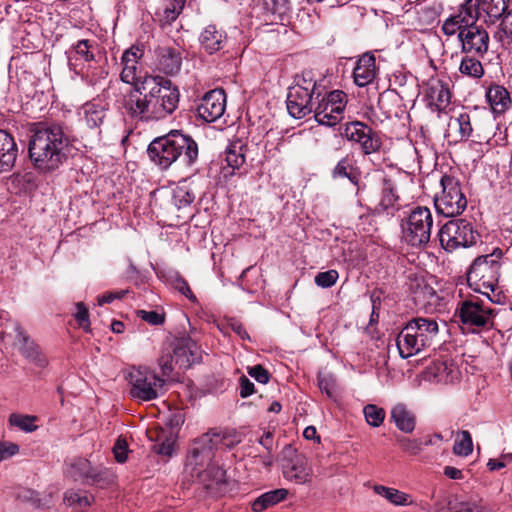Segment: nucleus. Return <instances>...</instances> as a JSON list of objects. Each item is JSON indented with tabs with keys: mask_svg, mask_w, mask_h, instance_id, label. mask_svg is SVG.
<instances>
[{
	"mask_svg": "<svg viewBox=\"0 0 512 512\" xmlns=\"http://www.w3.org/2000/svg\"><path fill=\"white\" fill-rule=\"evenodd\" d=\"M29 158L41 172L53 171L66 160L70 140L60 123L38 122L30 128Z\"/></svg>",
	"mask_w": 512,
	"mask_h": 512,
	"instance_id": "1",
	"label": "nucleus"
},
{
	"mask_svg": "<svg viewBox=\"0 0 512 512\" xmlns=\"http://www.w3.org/2000/svg\"><path fill=\"white\" fill-rule=\"evenodd\" d=\"M225 433L211 430L196 438L190 447L186 467L191 470L192 476H196L207 488L213 489L226 483V471L212 463L214 450L221 444L230 447L232 442H226Z\"/></svg>",
	"mask_w": 512,
	"mask_h": 512,
	"instance_id": "2",
	"label": "nucleus"
},
{
	"mask_svg": "<svg viewBox=\"0 0 512 512\" xmlns=\"http://www.w3.org/2000/svg\"><path fill=\"white\" fill-rule=\"evenodd\" d=\"M150 160L161 169L169 168L180 159L185 165L191 166L198 159V145L192 137L173 130L167 135L155 138L148 146Z\"/></svg>",
	"mask_w": 512,
	"mask_h": 512,
	"instance_id": "3",
	"label": "nucleus"
},
{
	"mask_svg": "<svg viewBox=\"0 0 512 512\" xmlns=\"http://www.w3.org/2000/svg\"><path fill=\"white\" fill-rule=\"evenodd\" d=\"M438 333L439 326L435 319L412 318L405 324L396 339L400 356L406 359L431 347Z\"/></svg>",
	"mask_w": 512,
	"mask_h": 512,
	"instance_id": "4",
	"label": "nucleus"
},
{
	"mask_svg": "<svg viewBox=\"0 0 512 512\" xmlns=\"http://www.w3.org/2000/svg\"><path fill=\"white\" fill-rule=\"evenodd\" d=\"M144 90L148 93L150 121L165 119L177 109L180 92L171 80L161 76H145Z\"/></svg>",
	"mask_w": 512,
	"mask_h": 512,
	"instance_id": "5",
	"label": "nucleus"
},
{
	"mask_svg": "<svg viewBox=\"0 0 512 512\" xmlns=\"http://www.w3.org/2000/svg\"><path fill=\"white\" fill-rule=\"evenodd\" d=\"M503 252L495 249L491 254L477 257L467 272V283L469 287L478 293L490 298V292L495 290L500 276V258Z\"/></svg>",
	"mask_w": 512,
	"mask_h": 512,
	"instance_id": "6",
	"label": "nucleus"
},
{
	"mask_svg": "<svg viewBox=\"0 0 512 512\" xmlns=\"http://www.w3.org/2000/svg\"><path fill=\"white\" fill-rule=\"evenodd\" d=\"M318 88L310 74L298 75L287 95V110L289 114L301 119L312 113Z\"/></svg>",
	"mask_w": 512,
	"mask_h": 512,
	"instance_id": "7",
	"label": "nucleus"
},
{
	"mask_svg": "<svg viewBox=\"0 0 512 512\" xmlns=\"http://www.w3.org/2000/svg\"><path fill=\"white\" fill-rule=\"evenodd\" d=\"M432 225L431 211L427 207L418 206L402 220V237L411 246H424L430 240Z\"/></svg>",
	"mask_w": 512,
	"mask_h": 512,
	"instance_id": "8",
	"label": "nucleus"
},
{
	"mask_svg": "<svg viewBox=\"0 0 512 512\" xmlns=\"http://www.w3.org/2000/svg\"><path fill=\"white\" fill-rule=\"evenodd\" d=\"M130 395L141 401H151L162 393L165 380L147 367H132L126 376Z\"/></svg>",
	"mask_w": 512,
	"mask_h": 512,
	"instance_id": "9",
	"label": "nucleus"
},
{
	"mask_svg": "<svg viewBox=\"0 0 512 512\" xmlns=\"http://www.w3.org/2000/svg\"><path fill=\"white\" fill-rule=\"evenodd\" d=\"M315 100L312 113L320 125L332 127L343 119L347 104V95L343 91L334 90L322 94L318 90Z\"/></svg>",
	"mask_w": 512,
	"mask_h": 512,
	"instance_id": "10",
	"label": "nucleus"
},
{
	"mask_svg": "<svg viewBox=\"0 0 512 512\" xmlns=\"http://www.w3.org/2000/svg\"><path fill=\"white\" fill-rule=\"evenodd\" d=\"M442 192L434 198L437 212L445 217L460 215L467 207V199L460 182L448 175L441 178Z\"/></svg>",
	"mask_w": 512,
	"mask_h": 512,
	"instance_id": "11",
	"label": "nucleus"
},
{
	"mask_svg": "<svg viewBox=\"0 0 512 512\" xmlns=\"http://www.w3.org/2000/svg\"><path fill=\"white\" fill-rule=\"evenodd\" d=\"M478 237L479 233L465 219L448 221L439 231L440 243L449 252L474 245Z\"/></svg>",
	"mask_w": 512,
	"mask_h": 512,
	"instance_id": "12",
	"label": "nucleus"
},
{
	"mask_svg": "<svg viewBox=\"0 0 512 512\" xmlns=\"http://www.w3.org/2000/svg\"><path fill=\"white\" fill-rule=\"evenodd\" d=\"M456 314L467 329L471 332H476L480 329L492 328L496 312L478 300L469 299L459 304Z\"/></svg>",
	"mask_w": 512,
	"mask_h": 512,
	"instance_id": "13",
	"label": "nucleus"
},
{
	"mask_svg": "<svg viewBox=\"0 0 512 512\" xmlns=\"http://www.w3.org/2000/svg\"><path fill=\"white\" fill-rule=\"evenodd\" d=\"M119 100V108L132 119L149 122L148 93L144 90L145 77L141 81L131 83Z\"/></svg>",
	"mask_w": 512,
	"mask_h": 512,
	"instance_id": "14",
	"label": "nucleus"
},
{
	"mask_svg": "<svg viewBox=\"0 0 512 512\" xmlns=\"http://www.w3.org/2000/svg\"><path fill=\"white\" fill-rule=\"evenodd\" d=\"M344 136L349 141L359 144L362 152L366 155L377 152L381 147V140L377 132L360 121L347 123Z\"/></svg>",
	"mask_w": 512,
	"mask_h": 512,
	"instance_id": "15",
	"label": "nucleus"
},
{
	"mask_svg": "<svg viewBox=\"0 0 512 512\" xmlns=\"http://www.w3.org/2000/svg\"><path fill=\"white\" fill-rule=\"evenodd\" d=\"M459 41L463 53L483 57L488 51L490 38L484 27L475 25L461 30Z\"/></svg>",
	"mask_w": 512,
	"mask_h": 512,
	"instance_id": "16",
	"label": "nucleus"
},
{
	"mask_svg": "<svg viewBox=\"0 0 512 512\" xmlns=\"http://www.w3.org/2000/svg\"><path fill=\"white\" fill-rule=\"evenodd\" d=\"M226 94L222 89H213L207 92L197 106L199 118L205 122H214L225 112Z\"/></svg>",
	"mask_w": 512,
	"mask_h": 512,
	"instance_id": "17",
	"label": "nucleus"
},
{
	"mask_svg": "<svg viewBox=\"0 0 512 512\" xmlns=\"http://www.w3.org/2000/svg\"><path fill=\"white\" fill-rule=\"evenodd\" d=\"M282 473L286 480L300 485L310 483L313 477V469L303 454H295L285 460Z\"/></svg>",
	"mask_w": 512,
	"mask_h": 512,
	"instance_id": "18",
	"label": "nucleus"
},
{
	"mask_svg": "<svg viewBox=\"0 0 512 512\" xmlns=\"http://www.w3.org/2000/svg\"><path fill=\"white\" fill-rule=\"evenodd\" d=\"M169 346L174 354L175 365L179 368H189L200 359L199 347L190 337L175 339Z\"/></svg>",
	"mask_w": 512,
	"mask_h": 512,
	"instance_id": "19",
	"label": "nucleus"
},
{
	"mask_svg": "<svg viewBox=\"0 0 512 512\" xmlns=\"http://www.w3.org/2000/svg\"><path fill=\"white\" fill-rule=\"evenodd\" d=\"M157 68L167 74L179 72L182 64L181 49L171 46H159L155 49Z\"/></svg>",
	"mask_w": 512,
	"mask_h": 512,
	"instance_id": "20",
	"label": "nucleus"
},
{
	"mask_svg": "<svg viewBox=\"0 0 512 512\" xmlns=\"http://www.w3.org/2000/svg\"><path fill=\"white\" fill-rule=\"evenodd\" d=\"M97 49V44L95 41H90L87 39L79 40L69 52V64L76 69L77 62L83 61L87 63V66H83L81 68V72L85 73L87 77H90V69L93 67L92 62L95 58V50Z\"/></svg>",
	"mask_w": 512,
	"mask_h": 512,
	"instance_id": "21",
	"label": "nucleus"
},
{
	"mask_svg": "<svg viewBox=\"0 0 512 512\" xmlns=\"http://www.w3.org/2000/svg\"><path fill=\"white\" fill-rule=\"evenodd\" d=\"M144 50L143 47L138 45H133L129 49H127L121 58V63L123 65L122 72L120 74V78L123 82L127 84L135 83L141 81L143 78L138 76V61L143 57Z\"/></svg>",
	"mask_w": 512,
	"mask_h": 512,
	"instance_id": "22",
	"label": "nucleus"
},
{
	"mask_svg": "<svg viewBox=\"0 0 512 512\" xmlns=\"http://www.w3.org/2000/svg\"><path fill=\"white\" fill-rule=\"evenodd\" d=\"M460 371L453 361L437 360L431 363L425 371L429 381L452 383L459 378Z\"/></svg>",
	"mask_w": 512,
	"mask_h": 512,
	"instance_id": "23",
	"label": "nucleus"
},
{
	"mask_svg": "<svg viewBox=\"0 0 512 512\" xmlns=\"http://www.w3.org/2000/svg\"><path fill=\"white\" fill-rule=\"evenodd\" d=\"M426 97L431 107L437 111H443L450 104L451 99L448 84L439 79H431L428 82Z\"/></svg>",
	"mask_w": 512,
	"mask_h": 512,
	"instance_id": "24",
	"label": "nucleus"
},
{
	"mask_svg": "<svg viewBox=\"0 0 512 512\" xmlns=\"http://www.w3.org/2000/svg\"><path fill=\"white\" fill-rule=\"evenodd\" d=\"M376 59L372 53L363 54L353 71L354 82L359 87H365L376 77Z\"/></svg>",
	"mask_w": 512,
	"mask_h": 512,
	"instance_id": "25",
	"label": "nucleus"
},
{
	"mask_svg": "<svg viewBox=\"0 0 512 512\" xmlns=\"http://www.w3.org/2000/svg\"><path fill=\"white\" fill-rule=\"evenodd\" d=\"M17 157V147L13 137L0 129V173L10 171Z\"/></svg>",
	"mask_w": 512,
	"mask_h": 512,
	"instance_id": "26",
	"label": "nucleus"
},
{
	"mask_svg": "<svg viewBox=\"0 0 512 512\" xmlns=\"http://www.w3.org/2000/svg\"><path fill=\"white\" fill-rule=\"evenodd\" d=\"M390 418L403 433L410 434L416 427V415L404 403H397L390 412Z\"/></svg>",
	"mask_w": 512,
	"mask_h": 512,
	"instance_id": "27",
	"label": "nucleus"
},
{
	"mask_svg": "<svg viewBox=\"0 0 512 512\" xmlns=\"http://www.w3.org/2000/svg\"><path fill=\"white\" fill-rule=\"evenodd\" d=\"M288 494L289 491L285 488L265 492L251 502V509L253 512H263L284 501Z\"/></svg>",
	"mask_w": 512,
	"mask_h": 512,
	"instance_id": "28",
	"label": "nucleus"
},
{
	"mask_svg": "<svg viewBox=\"0 0 512 512\" xmlns=\"http://www.w3.org/2000/svg\"><path fill=\"white\" fill-rule=\"evenodd\" d=\"M226 39L225 33L217 29L215 25H208L200 35V44L209 54H213L222 48Z\"/></svg>",
	"mask_w": 512,
	"mask_h": 512,
	"instance_id": "29",
	"label": "nucleus"
},
{
	"mask_svg": "<svg viewBox=\"0 0 512 512\" xmlns=\"http://www.w3.org/2000/svg\"><path fill=\"white\" fill-rule=\"evenodd\" d=\"M486 98L495 113H503L511 104L510 94L507 89L497 84L491 85L488 88Z\"/></svg>",
	"mask_w": 512,
	"mask_h": 512,
	"instance_id": "30",
	"label": "nucleus"
},
{
	"mask_svg": "<svg viewBox=\"0 0 512 512\" xmlns=\"http://www.w3.org/2000/svg\"><path fill=\"white\" fill-rule=\"evenodd\" d=\"M481 0H465L458 9V12L454 14L455 18L466 27L475 26L479 18V8Z\"/></svg>",
	"mask_w": 512,
	"mask_h": 512,
	"instance_id": "31",
	"label": "nucleus"
},
{
	"mask_svg": "<svg viewBox=\"0 0 512 512\" xmlns=\"http://www.w3.org/2000/svg\"><path fill=\"white\" fill-rule=\"evenodd\" d=\"M83 119L89 128H98L106 116V108L97 102H88L82 106Z\"/></svg>",
	"mask_w": 512,
	"mask_h": 512,
	"instance_id": "32",
	"label": "nucleus"
},
{
	"mask_svg": "<svg viewBox=\"0 0 512 512\" xmlns=\"http://www.w3.org/2000/svg\"><path fill=\"white\" fill-rule=\"evenodd\" d=\"M398 198L393 181L387 177H383L381 182V197L378 205L375 207V211L381 213L394 207Z\"/></svg>",
	"mask_w": 512,
	"mask_h": 512,
	"instance_id": "33",
	"label": "nucleus"
},
{
	"mask_svg": "<svg viewBox=\"0 0 512 512\" xmlns=\"http://www.w3.org/2000/svg\"><path fill=\"white\" fill-rule=\"evenodd\" d=\"M373 491L395 506H409L413 502L409 494L384 485H374Z\"/></svg>",
	"mask_w": 512,
	"mask_h": 512,
	"instance_id": "34",
	"label": "nucleus"
},
{
	"mask_svg": "<svg viewBox=\"0 0 512 512\" xmlns=\"http://www.w3.org/2000/svg\"><path fill=\"white\" fill-rule=\"evenodd\" d=\"M459 72L466 77L478 80L484 76V67L476 55L466 54L459 65Z\"/></svg>",
	"mask_w": 512,
	"mask_h": 512,
	"instance_id": "35",
	"label": "nucleus"
},
{
	"mask_svg": "<svg viewBox=\"0 0 512 512\" xmlns=\"http://www.w3.org/2000/svg\"><path fill=\"white\" fill-rule=\"evenodd\" d=\"M266 15L271 16V21H282L290 10L289 0H262Z\"/></svg>",
	"mask_w": 512,
	"mask_h": 512,
	"instance_id": "36",
	"label": "nucleus"
},
{
	"mask_svg": "<svg viewBox=\"0 0 512 512\" xmlns=\"http://www.w3.org/2000/svg\"><path fill=\"white\" fill-rule=\"evenodd\" d=\"M473 451V441L469 431L462 430L457 433L453 445V453L457 456L467 457Z\"/></svg>",
	"mask_w": 512,
	"mask_h": 512,
	"instance_id": "37",
	"label": "nucleus"
},
{
	"mask_svg": "<svg viewBox=\"0 0 512 512\" xmlns=\"http://www.w3.org/2000/svg\"><path fill=\"white\" fill-rule=\"evenodd\" d=\"M37 417L33 415H25L19 413H12L9 416L8 422L11 426L30 433L37 430L38 426L35 424Z\"/></svg>",
	"mask_w": 512,
	"mask_h": 512,
	"instance_id": "38",
	"label": "nucleus"
},
{
	"mask_svg": "<svg viewBox=\"0 0 512 512\" xmlns=\"http://www.w3.org/2000/svg\"><path fill=\"white\" fill-rule=\"evenodd\" d=\"M449 127L457 130L459 140L469 138L473 131L470 116L467 113H461L457 118L452 119L449 123Z\"/></svg>",
	"mask_w": 512,
	"mask_h": 512,
	"instance_id": "39",
	"label": "nucleus"
},
{
	"mask_svg": "<svg viewBox=\"0 0 512 512\" xmlns=\"http://www.w3.org/2000/svg\"><path fill=\"white\" fill-rule=\"evenodd\" d=\"M64 503L70 507L83 509L90 506L91 497L86 492L68 490L64 494Z\"/></svg>",
	"mask_w": 512,
	"mask_h": 512,
	"instance_id": "40",
	"label": "nucleus"
},
{
	"mask_svg": "<svg viewBox=\"0 0 512 512\" xmlns=\"http://www.w3.org/2000/svg\"><path fill=\"white\" fill-rule=\"evenodd\" d=\"M334 178H348L351 182H354L356 176L353 174V159L350 156L343 157L338 161L332 171Z\"/></svg>",
	"mask_w": 512,
	"mask_h": 512,
	"instance_id": "41",
	"label": "nucleus"
},
{
	"mask_svg": "<svg viewBox=\"0 0 512 512\" xmlns=\"http://www.w3.org/2000/svg\"><path fill=\"white\" fill-rule=\"evenodd\" d=\"M186 0H162V16L167 23L174 21L184 7Z\"/></svg>",
	"mask_w": 512,
	"mask_h": 512,
	"instance_id": "42",
	"label": "nucleus"
},
{
	"mask_svg": "<svg viewBox=\"0 0 512 512\" xmlns=\"http://www.w3.org/2000/svg\"><path fill=\"white\" fill-rule=\"evenodd\" d=\"M366 422L372 427H379L385 419V410L374 404H367L363 408Z\"/></svg>",
	"mask_w": 512,
	"mask_h": 512,
	"instance_id": "43",
	"label": "nucleus"
},
{
	"mask_svg": "<svg viewBox=\"0 0 512 512\" xmlns=\"http://www.w3.org/2000/svg\"><path fill=\"white\" fill-rule=\"evenodd\" d=\"M411 289L416 302L431 303V300L436 296L434 289L424 281H416L415 285H411Z\"/></svg>",
	"mask_w": 512,
	"mask_h": 512,
	"instance_id": "44",
	"label": "nucleus"
},
{
	"mask_svg": "<svg viewBox=\"0 0 512 512\" xmlns=\"http://www.w3.org/2000/svg\"><path fill=\"white\" fill-rule=\"evenodd\" d=\"M151 433L152 432H149L150 439L158 442L153 445V450L159 455L171 456L173 452L174 441L164 436L163 432H154L156 434L155 438L151 435Z\"/></svg>",
	"mask_w": 512,
	"mask_h": 512,
	"instance_id": "45",
	"label": "nucleus"
},
{
	"mask_svg": "<svg viewBox=\"0 0 512 512\" xmlns=\"http://www.w3.org/2000/svg\"><path fill=\"white\" fill-rule=\"evenodd\" d=\"M507 0H483L482 9L491 19H498L507 10Z\"/></svg>",
	"mask_w": 512,
	"mask_h": 512,
	"instance_id": "46",
	"label": "nucleus"
},
{
	"mask_svg": "<svg viewBox=\"0 0 512 512\" xmlns=\"http://www.w3.org/2000/svg\"><path fill=\"white\" fill-rule=\"evenodd\" d=\"M397 442L404 453L412 456L419 455L423 450V442L420 439L399 436Z\"/></svg>",
	"mask_w": 512,
	"mask_h": 512,
	"instance_id": "47",
	"label": "nucleus"
},
{
	"mask_svg": "<svg viewBox=\"0 0 512 512\" xmlns=\"http://www.w3.org/2000/svg\"><path fill=\"white\" fill-rule=\"evenodd\" d=\"M241 149V146L237 147L236 145H231L226 150V162L229 167L238 169L245 163V156L241 152Z\"/></svg>",
	"mask_w": 512,
	"mask_h": 512,
	"instance_id": "48",
	"label": "nucleus"
},
{
	"mask_svg": "<svg viewBox=\"0 0 512 512\" xmlns=\"http://www.w3.org/2000/svg\"><path fill=\"white\" fill-rule=\"evenodd\" d=\"M159 366L161 367L163 376L169 375L176 366L174 354L169 345L163 350V354L159 358Z\"/></svg>",
	"mask_w": 512,
	"mask_h": 512,
	"instance_id": "49",
	"label": "nucleus"
},
{
	"mask_svg": "<svg viewBox=\"0 0 512 512\" xmlns=\"http://www.w3.org/2000/svg\"><path fill=\"white\" fill-rule=\"evenodd\" d=\"M339 274L336 270L331 269L325 272H320L315 276V283L322 288H329L333 286L338 280Z\"/></svg>",
	"mask_w": 512,
	"mask_h": 512,
	"instance_id": "50",
	"label": "nucleus"
},
{
	"mask_svg": "<svg viewBox=\"0 0 512 512\" xmlns=\"http://www.w3.org/2000/svg\"><path fill=\"white\" fill-rule=\"evenodd\" d=\"M464 29V26L455 18L454 15L448 17L442 24L441 30L446 36H454L457 35L459 38V33Z\"/></svg>",
	"mask_w": 512,
	"mask_h": 512,
	"instance_id": "51",
	"label": "nucleus"
},
{
	"mask_svg": "<svg viewBox=\"0 0 512 512\" xmlns=\"http://www.w3.org/2000/svg\"><path fill=\"white\" fill-rule=\"evenodd\" d=\"M17 338L20 344L19 349L26 358L27 354L39 350L38 346L21 329H17Z\"/></svg>",
	"mask_w": 512,
	"mask_h": 512,
	"instance_id": "52",
	"label": "nucleus"
},
{
	"mask_svg": "<svg viewBox=\"0 0 512 512\" xmlns=\"http://www.w3.org/2000/svg\"><path fill=\"white\" fill-rule=\"evenodd\" d=\"M175 204L181 208L191 204L194 201V194L184 188H177L174 191Z\"/></svg>",
	"mask_w": 512,
	"mask_h": 512,
	"instance_id": "53",
	"label": "nucleus"
},
{
	"mask_svg": "<svg viewBox=\"0 0 512 512\" xmlns=\"http://www.w3.org/2000/svg\"><path fill=\"white\" fill-rule=\"evenodd\" d=\"M75 318L79 323L80 327H82L85 331H89L90 329V321H89V312L86 306L79 302L76 304V313Z\"/></svg>",
	"mask_w": 512,
	"mask_h": 512,
	"instance_id": "54",
	"label": "nucleus"
},
{
	"mask_svg": "<svg viewBox=\"0 0 512 512\" xmlns=\"http://www.w3.org/2000/svg\"><path fill=\"white\" fill-rule=\"evenodd\" d=\"M137 314L142 320L151 325H161L165 321L164 314L158 313L157 311L139 310Z\"/></svg>",
	"mask_w": 512,
	"mask_h": 512,
	"instance_id": "55",
	"label": "nucleus"
},
{
	"mask_svg": "<svg viewBox=\"0 0 512 512\" xmlns=\"http://www.w3.org/2000/svg\"><path fill=\"white\" fill-rule=\"evenodd\" d=\"M73 468L77 469L79 472V476L86 479H94L96 476V473L91 467V464L86 459H80L77 462L73 464Z\"/></svg>",
	"mask_w": 512,
	"mask_h": 512,
	"instance_id": "56",
	"label": "nucleus"
},
{
	"mask_svg": "<svg viewBox=\"0 0 512 512\" xmlns=\"http://www.w3.org/2000/svg\"><path fill=\"white\" fill-rule=\"evenodd\" d=\"M318 386L322 392H325L329 397H332L335 392V380L330 375H319Z\"/></svg>",
	"mask_w": 512,
	"mask_h": 512,
	"instance_id": "57",
	"label": "nucleus"
},
{
	"mask_svg": "<svg viewBox=\"0 0 512 512\" xmlns=\"http://www.w3.org/2000/svg\"><path fill=\"white\" fill-rule=\"evenodd\" d=\"M247 372L252 378H254L256 381L262 384L268 383L270 379L269 372L261 365L248 367Z\"/></svg>",
	"mask_w": 512,
	"mask_h": 512,
	"instance_id": "58",
	"label": "nucleus"
},
{
	"mask_svg": "<svg viewBox=\"0 0 512 512\" xmlns=\"http://www.w3.org/2000/svg\"><path fill=\"white\" fill-rule=\"evenodd\" d=\"M127 449L128 445L125 439H117L113 447L115 459L119 463H124L127 460Z\"/></svg>",
	"mask_w": 512,
	"mask_h": 512,
	"instance_id": "59",
	"label": "nucleus"
},
{
	"mask_svg": "<svg viewBox=\"0 0 512 512\" xmlns=\"http://www.w3.org/2000/svg\"><path fill=\"white\" fill-rule=\"evenodd\" d=\"M19 452V446L15 443L0 442V461L6 460Z\"/></svg>",
	"mask_w": 512,
	"mask_h": 512,
	"instance_id": "60",
	"label": "nucleus"
},
{
	"mask_svg": "<svg viewBox=\"0 0 512 512\" xmlns=\"http://www.w3.org/2000/svg\"><path fill=\"white\" fill-rule=\"evenodd\" d=\"M240 396L246 398L254 393V384L246 376L239 379Z\"/></svg>",
	"mask_w": 512,
	"mask_h": 512,
	"instance_id": "61",
	"label": "nucleus"
},
{
	"mask_svg": "<svg viewBox=\"0 0 512 512\" xmlns=\"http://www.w3.org/2000/svg\"><path fill=\"white\" fill-rule=\"evenodd\" d=\"M175 288L190 300H195V296L191 291L188 283L184 279H178L175 282Z\"/></svg>",
	"mask_w": 512,
	"mask_h": 512,
	"instance_id": "62",
	"label": "nucleus"
},
{
	"mask_svg": "<svg viewBox=\"0 0 512 512\" xmlns=\"http://www.w3.org/2000/svg\"><path fill=\"white\" fill-rule=\"evenodd\" d=\"M27 359L40 368H44L48 364L46 357L39 350L27 354Z\"/></svg>",
	"mask_w": 512,
	"mask_h": 512,
	"instance_id": "63",
	"label": "nucleus"
},
{
	"mask_svg": "<svg viewBox=\"0 0 512 512\" xmlns=\"http://www.w3.org/2000/svg\"><path fill=\"white\" fill-rule=\"evenodd\" d=\"M501 25L504 33L509 37H512V10L506 12Z\"/></svg>",
	"mask_w": 512,
	"mask_h": 512,
	"instance_id": "64",
	"label": "nucleus"
}]
</instances>
